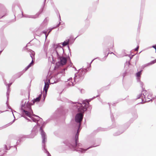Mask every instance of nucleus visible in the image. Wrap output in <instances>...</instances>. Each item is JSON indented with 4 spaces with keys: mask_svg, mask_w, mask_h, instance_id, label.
<instances>
[{
    "mask_svg": "<svg viewBox=\"0 0 156 156\" xmlns=\"http://www.w3.org/2000/svg\"><path fill=\"white\" fill-rule=\"evenodd\" d=\"M88 102L86 101L83 102L82 104H78V111L81 113L77 114L75 117V121L77 122H80L83 118V115L82 112L86 111L87 110Z\"/></svg>",
    "mask_w": 156,
    "mask_h": 156,
    "instance_id": "f257e3e1",
    "label": "nucleus"
},
{
    "mask_svg": "<svg viewBox=\"0 0 156 156\" xmlns=\"http://www.w3.org/2000/svg\"><path fill=\"white\" fill-rule=\"evenodd\" d=\"M134 119L132 118L129 121V123L126 124L124 126H119V129H122V130L119 131L118 132H115L113 134L114 136H117L120 135V134L122 133L127 129L130 125V123H132L133 121L135 120Z\"/></svg>",
    "mask_w": 156,
    "mask_h": 156,
    "instance_id": "f03ea898",
    "label": "nucleus"
},
{
    "mask_svg": "<svg viewBox=\"0 0 156 156\" xmlns=\"http://www.w3.org/2000/svg\"><path fill=\"white\" fill-rule=\"evenodd\" d=\"M109 50V48L108 47H105L104 48L103 53L105 55L103 58H100V59H99V60L101 61H105L106 60L107 57H108V54H110V52H108L107 53Z\"/></svg>",
    "mask_w": 156,
    "mask_h": 156,
    "instance_id": "7ed1b4c3",
    "label": "nucleus"
},
{
    "mask_svg": "<svg viewBox=\"0 0 156 156\" xmlns=\"http://www.w3.org/2000/svg\"><path fill=\"white\" fill-rule=\"evenodd\" d=\"M101 142V139L100 138L97 139L95 140V141H93L92 143L93 145L90 146H88V149L92 147H94L99 145Z\"/></svg>",
    "mask_w": 156,
    "mask_h": 156,
    "instance_id": "20e7f679",
    "label": "nucleus"
},
{
    "mask_svg": "<svg viewBox=\"0 0 156 156\" xmlns=\"http://www.w3.org/2000/svg\"><path fill=\"white\" fill-rule=\"evenodd\" d=\"M140 74L139 72H138L136 73V77L137 80L139 82L140 85L141 87L142 88L143 90H144V89L143 88V83L142 82L140 81Z\"/></svg>",
    "mask_w": 156,
    "mask_h": 156,
    "instance_id": "39448f33",
    "label": "nucleus"
},
{
    "mask_svg": "<svg viewBox=\"0 0 156 156\" xmlns=\"http://www.w3.org/2000/svg\"><path fill=\"white\" fill-rule=\"evenodd\" d=\"M156 62V59L151 61L150 62L142 66V68L144 69L145 67L151 65Z\"/></svg>",
    "mask_w": 156,
    "mask_h": 156,
    "instance_id": "423d86ee",
    "label": "nucleus"
},
{
    "mask_svg": "<svg viewBox=\"0 0 156 156\" xmlns=\"http://www.w3.org/2000/svg\"><path fill=\"white\" fill-rule=\"evenodd\" d=\"M107 128H104L101 127H99L98 129L94 131V133H96L99 131H104L107 130Z\"/></svg>",
    "mask_w": 156,
    "mask_h": 156,
    "instance_id": "0eeeda50",
    "label": "nucleus"
},
{
    "mask_svg": "<svg viewBox=\"0 0 156 156\" xmlns=\"http://www.w3.org/2000/svg\"><path fill=\"white\" fill-rule=\"evenodd\" d=\"M61 63L62 65H65L66 62V58L61 57L60 58Z\"/></svg>",
    "mask_w": 156,
    "mask_h": 156,
    "instance_id": "6e6552de",
    "label": "nucleus"
},
{
    "mask_svg": "<svg viewBox=\"0 0 156 156\" xmlns=\"http://www.w3.org/2000/svg\"><path fill=\"white\" fill-rule=\"evenodd\" d=\"M49 82V81H48V82H45V85L44 88V89L46 93L47 92V90L48 87V82Z\"/></svg>",
    "mask_w": 156,
    "mask_h": 156,
    "instance_id": "1a4fd4ad",
    "label": "nucleus"
},
{
    "mask_svg": "<svg viewBox=\"0 0 156 156\" xmlns=\"http://www.w3.org/2000/svg\"><path fill=\"white\" fill-rule=\"evenodd\" d=\"M108 104L109 105V109H110V113H111V119L112 121L113 122V120L114 117H113V114H112L111 112V108L110 107V103H108Z\"/></svg>",
    "mask_w": 156,
    "mask_h": 156,
    "instance_id": "9d476101",
    "label": "nucleus"
},
{
    "mask_svg": "<svg viewBox=\"0 0 156 156\" xmlns=\"http://www.w3.org/2000/svg\"><path fill=\"white\" fill-rule=\"evenodd\" d=\"M132 115L133 117V118L134 119H136L138 117L137 115L136 111L134 112L133 113Z\"/></svg>",
    "mask_w": 156,
    "mask_h": 156,
    "instance_id": "9b49d317",
    "label": "nucleus"
},
{
    "mask_svg": "<svg viewBox=\"0 0 156 156\" xmlns=\"http://www.w3.org/2000/svg\"><path fill=\"white\" fill-rule=\"evenodd\" d=\"M96 58H98L99 59H100V58L99 57H97L96 58H94V59H93L90 62V64H88V71L89 70H90L91 69V64L92 62L94 61V60Z\"/></svg>",
    "mask_w": 156,
    "mask_h": 156,
    "instance_id": "f8f14e48",
    "label": "nucleus"
},
{
    "mask_svg": "<svg viewBox=\"0 0 156 156\" xmlns=\"http://www.w3.org/2000/svg\"><path fill=\"white\" fill-rule=\"evenodd\" d=\"M100 96V94H98V95H97L96 96H94L92 98L88 99V103H89V102L91 101L93 99H95L96 97H97Z\"/></svg>",
    "mask_w": 156,
    "mask_h": 156,
    "instance_id": "ddd939ff",
    "label": "nucleus"
},
{
    "mask_svg": "<svg viewBox=\"0 0 156 156\" xmlns=\"http://www.w3.org/2000/svg\"><path fill=\"white\" fill-rule=\"evenodd\" d=\"M142 17L140 16V20L139 21V23L138 24V27H140L141 26V23H142Z\"/></svg>",
    "mask_w": 156,
    "mask_h": 156,
    "instance_id": "4468645a",
    "label": "nucleus"
},
{
    "mask_svg": "<svg viewBox=\"0 0 156 156\" xmlns=\"http://www.w3.org/2000/svg\"><path fill=\"white\" fill-rule=\"evenodd\" d=\"M41 98V96H39V97L35 99L33 101L34 103L35 102H38L40 101Z\"/></svg>",
    "mask_w": 156,
    "mask_h": 156,
    "instance_id": "2eb2a0df",
    "label": "nucleus"
},
{
    "mask_svg": "<svg viewBox=\"0 0 156 156\" xmlns=\"http://www.w3.org/2000/svg\"><path fill=\"white\" fill-rule=\"evenodd\" d=\"M92 107L90 103H88V112H90V111L91 109H92Z\"/></svg>",
    "mask_w": 156,
    "mask_h": 156,
    "instance_id": "dca6fc26",
    "label": "nucleus"
},
{
    "mask_svg": "<svg viewBox=\"0 0 156 156\" xmlns=\"http://www.w3.org/2000/svg\"><path fill=\"white\" fill-rule=\"evenodd\" d=\"M143 88H144V87H143ZM144 89H145V88H144ZM143 91H145V92L144 93H143L142 95L143 94V95L144 97V98H145V95H146V93L147 92V91L146 90H145V89H144V90H143L142 89V92H143Z\"/></svg>",
    "mask_w": 156,
    "mask_h": 156,
    "instance_id": "f3484780",
    "label": "nucleus"
},
{
    "mask_svg": "<svg viewBox=\"0 0 156 156\" xmlns=\"http://www.w3.org/2000/svg\"><path fill=\"white\" fill-rule=\"evenodd\" d=\"M68 42L69 41H65L63 43L62 45L64 46H66L68 44Z\"/></svg>",
    "mask_w": 156,
    "mask_h": 156,
    "instance_id": "a211bd4d",
    "label": "nucleus"
},
{
    "mask_svg": "<svg viewBox=\"0 0 156 156\" xmlns=\"http://www.w3.org/2000/svg\"><path fill=\"white\" fill-rule=\"evenodd\" d=\"M24 112H25V113L28 116L30 117V113L28 112L27 111H25V110L24 111Z\"/></svg>",
    "mask_w": 156,
    "mask_h": 156,
    "instance_id": "6ab92c4d",
    "label": "nucleus"
},
{
    "mask_svg": "<svg viewBox=\"0 0 156 156\" xmlns=\"http://www.w3.org/2000/svg\"><path fill=\"white\" fill-rule=\"evenodd\" d=\"M142 96V94L141 93L137 96V98H136V99H137L140 98Z\"/></svg>",
    "mask_w": 156,
    "mask_h": 156,
    "instance_id": "aec40b11",
    "label": "nucleus"
},
{
    "mask_svg": "<svg viewBox=\"0 0 156 156\" xmlns=\"http://www.w3.org/2000/svg\"><path fill=\"white\" fill-rule=\"evenodd\" d=\"M33 60H32V62L27 67V69H28L32 65H33Z\"/></svg>",
    "mask_w": 156,
    "mask_h": 156,
    "instance_id": "412c9836",
    "label": "nucleus"
},
{
    "mask_svg": "<svg viewBox=\"0 0 156 156\" xmlns=\"http://www.w3.org/2000/svg\"><path fill=\"white\" fill-rule=\"evenodd\" d=\"M127 73L126 72H125L123 74V79H124L125 76L126 75Z\"/></svg>",
    "mask_w": 156,
    "mask_h": 156,
    "instance_id": "4be33fe9",
    "label": "nucleus"
},
{
    "mask_svg": "<svg viewBox=\"0 0 156 156\" xmlns=\"http://www.w3.org/2000/svg\"><path fill=\"white\" fill-rule=\"evenodd\" d=\"M126 56H129V57L130 59H131L133 58V57L134 56V55H132L131 56H130L129 55H127Z\"/></svg>",
    "mask_w": 156,
    "mask_h": 156,
    "instance_id": "5701e85b",
    "label": "nucleus"
},
{
    "mask_svg": "<svg viewBox=\"0 0 156 156\" xmlns=\"http://www.w3.org/2000/svg\"><path fill=\"white\" fill-rule=\"evenodd\" d=\"M113 47H114L113 44H112L111 45V46L109 48V47H108V48H109V49H112L113 48Z\"/></svg>",
    "mask_w": 156,
    "mask_h": 156,
    "instance_id": "b1692460",
    "label": "nucleus"
},
{
    "mask_svg": "<svg viewBox=\"0 0 156 156\" xmlns=\"http://www.w3.org/2000/svg\"><path fill=\"white\" fill-rule=\"evenodd\" d=\"M151 47L154 48L155 49H156V44L154 45L151 46Z\"/></svg>",
    "mask_w": 156,
    "mask_h": 156,
    "instance_id": "393cba45",
    "label": "nucleus"
},
{
    "mask_svg": "<svg viewBox=\"0 0 156 156\" xmlns=\"http://www.w3.org/2000/svg\"><path fill=\"white\" fill-rule=\"evenodd\" d=\"M139 48V46H137L135 49H134V50H135V51H137L138 48Z\"/></svg>",
    "mask_w": 156,
    "mask_h": 156,
    "instance_id": "a878e982",
    "label": "nucleus"
},
{
    "mask_svg": "<svg viewBox=\"0 0 156 156\" xmlns=\"http://www.w3.org/2000/svg\"><path fill=\"white\" fill-rule=\"evenodd\" d=\"M140 27H138V28H137V31H139V32L140 31Z\"/></svg>",
    "mask_w": 156,
    "mask_h": 156,
    "instance_id": "bb28decb",
    "label": "nucleus"
},
{
    "mask_svg": "<svg viewBox=\"0 0 156 156\" xmlns=\"http://www.w3.org/2000/svg\"><path fill=\"white\" fill-rule=\"evenodd\" d=\"M144 101V99H142V101L139 103L138 104H143V101Z\"/></svg>",
    "mask_w": 156,
    "mask_h": 156,
    "instance_id": "cd10ccee",
    "label": "nucleus"
},
{
    "mask_svg": "<svg viewBox=\"0 0 156 156\" xmlns=\"http://www.w3.org/2000/svg\"><path fill=\"white\" fill-rule=\"evenodd\" d=\"M75 137H76V139L78 138V135L76 134V135Z\"/></svg>",
    "mask_w": 156,
    "mask_h": 156,
    "instance_id": "c85d7f7f",
    "label": "nucleus"
},
{
    "mask_svg": "<svg viewBox=\"0 0 156 156\" xmlns=\"http://www.w3.org/2000/svg\"><path fill=\"white\" fill-rule=\"evenodd\" d=\"M142 71V70H141L139 72H139V73L140 74H141Z\"/></svg>",
    "mask_w": 156,
    "mask_h": 156,
    "instance_id": "c756f323",
    "label": "nucleus"
},
{
    "mask_svg": "<svg viewBox=\"0 0 156 156\" xmlns=\"http://www.w3.org/2000/svg\"><path fill=\"white\" fill-rule=\"evenodd\" d=\"M42 136H44V133H42Z\"/></svg>",
    "mask_w": 156,
    "mask_h": 156,
    "instance_id": "7c9ffc66",
    "label": "nucleus"
},
{
    "mask_svg": "<svg viewBox=\"0 0 156 156\" xmlns=\"http://www.w3.org/2000/svg\"><path fill=\"white\" fill-rule=\"evenodd\" d=\"M115 104V103H114L113 104H112V105L113 106H114Z\"/></svg>",
    "mask_w": 156,
    "mask_h": 156,
    "instance_id": "2f4dec72",
    "label": "nucleus"
},
{
    "mask_svg": "<svg viewBox=\"0 0 156 156\" xmlns=\"http://www.w3.org/2000/svg\"><path fill=\"white\" fill-rule=\"evenodd\" d=\"M110 53V54H114L113 53V52H111V53Z\"/></svg>",
    "mask_w": 156,
    "mask_h": 156,
    "instance_id": "473e14b6",
    "label": "nucleus"
},
{
    "mask_svg": "<svg viewBox=\"0 0 156 156\" xmlns=\"http://www.w3.org/2000/svg\"><path fill=\"white\" fill-rule=\"evenodd\" d=\"M151 99H150V100H148L147 101H151Z\"/></svg>",
    "mask_w": 156,
    "mask_h": 156,
    "instance_id": "72a5a7b5",
    "label": "nucleus"
},
{
    "mask_svg": "<svg viewBox=\"0 0 156 156\" xmlns=\"http://www.w3.org/2000/svg\"><path fill=\"white\" fill-rule=\"evenodd\" d=\"M98 1H97V2H96V4H98Z\"/></svg>",
    "mask_w": 156,
    "mask_h": 156,
    "instance_id": "f704fd0d",
    "label": "nucleus"
},
{
    "mask_svg": "<svg viewBox=\"0 0 156 156\" xmlns=\"http://www.w3.org/2000/svg\"><path fill=\"white\" fill-rule=\"evenodd\" d=\"M98 93H99V90H98Z\"/></svg>",
    "mask_w": 156,
    "mask_h": 156,
    "instance_id": "c9c22d12",
    "label": "nucleus"
},
{
    "mask_svg": "<svg viewBox=\"0 0 156 156\" xmlns=\"http://www.w3.org/2000/svg\"><path fill=\"white\" fill-rule=\"evenodd\" d=\"M155 53H156V49H155Z\"/></svg>",
    "mask_w": 156,
    "mask_h": 156,
    "instance_id": "e433bc0d",
    "label": "nucleus"
}]
</instances>
